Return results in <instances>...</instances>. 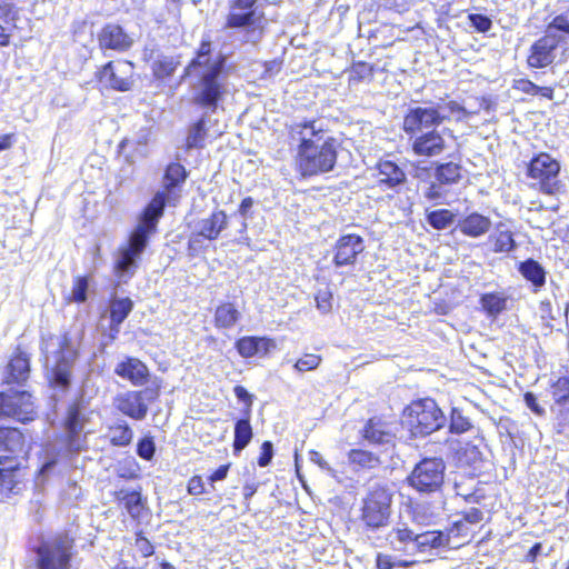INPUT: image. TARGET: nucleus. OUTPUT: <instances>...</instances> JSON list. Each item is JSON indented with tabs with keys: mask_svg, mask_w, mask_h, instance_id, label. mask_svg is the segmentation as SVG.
Returning a JSON list of instances; mask_svg holds the SVG:
<instances>
[{
	"mask_svg": "<svg viewBox=\"0 0 569 569\" xmlns=\"http://www.w3.org/2000/svg\"><path fill=\"white\" fill-rule=\"evenodd\" d=\"M240 318V312L232 303L219 306L214 313L216 326L219 328H231Z\"/></svg>",
	"mask_w": 569,
	"mask_h": 569,
	"instance_id": "obj_37",
	"label": "nucleus"
},
{
	"mask_svg": "<svg viewBox=\"0 0 569 569\" xmlns=\"http://www.w3.org/2000/svg\"><path fill=\"white\" fill-rule=\"evenodd\" d=\"M416 539L417 532L410 529L406 522L398 521L390 529L388 527L385 532L378 533L371 540L377 547H388L401 556L415 557Z\"/></svg>",
	"mask_w": 569,
	"mask_h": 569,
	"instance_id": "obj_13",
	"label": "nucleus"
},
{
	"mask_svg": "<svg viewBox=\"0 0 569 569\" xmlns=\"http://www.w3.org/2000/svg\"><path fill=\"white\" fill-rule=\"evenodd\" d=\"M449 535V539L451 536L453 537H466L468 535V526L467 522L461 519L453 522L452 527L446 532Z\"/></svg>",
	"mask_w": 569,
	"mask_h": 569,
	"instance_id": "obj_57",
	"label": "nucleus"
},
{
	"mask_svg": "<svg viewBox=\"0 0 569 569\" xmlns=\"http://www.w3.org/2000/svg\"><path fill=\"white\" fill-rule=\"evenodd\" d=\"M99 43L103 49L126 50L131 46V39L120 26L107 24L99 34Z\"/></svg>",
	"mask_w": 569,
	"mask_h": 569,
	"instance_id": "obj_23",
	"label": "nucleus"
},
{
	"mask_svg": "<svg viewBox=\"0 0 569 569\" xmlns=\"http://www.w3.org/2000/svg\"><path fill=\"white\" fill-rule=\"evenodd\" d=\"M264 0H234L227 17L228 28L246 31V41L257 43L263 36Z\"/></svg>",
	"mask_w": 569,
	"mask_h": 569,
	"instance_id": "obj_8",
	"label": "nucleus"
},
{
	"mask_svg": "<svg viewBox=\"0 0 569 569\" xmlns=\"http://www.w3.org/2000/svg\"><path fill=\"white\" fill-rule=\"evenodd\" d=\"M316 300V307L321 313H328L330 312L332 305V293L329 290L328 287H325L323 289H319L315 297Z\"/></svg>",
	"mask_w": 569,
	"mask_h": 569,
	"instance_id": "obj_48",
	"label": "nucleus"
},
{
	"mask_svg": "<svg viewBox=\"0 0 569 569\" xmlns=\"http://www.w3.org/2000/svg\"><path fill=\"white\" fill-rule=\"evenodd\" d=\"M473 428L471 420L462 413V410L452 408L450 415L449 431L451 433H463Z\"/></svg>",
	"mask_w": 569,
	"mask_h": 569,
	"instance_id": "obj_41",
	"label": "nucleus"
},
{
	"mask_svg": "<svg viewBox=\"0 0 569 569\" xmlns=\"http://www.w3.org/2000/svg\"><path fill=\"white\" fill-rule=\"evenodd\" d=\"M142 251V213L137 217V226L129 237L128 242L119 249L114 262V272L120 279L131 276L137 269V258Z\"/></svg>",
	"mask_w": 569,
	"mask_h": 569,
	"instance_id": "obj_15",
	"label": "nucleus"
},
{
	"mask_svg": "<svg viewBox=\"0 0 569 569\" xmlns=\"http://www.w3.org/2000/svg\"><path fill=\"white\" fill-rule=\"evenodd\" d=\"M348 457L352 465L361 468L372 469L380 465V459L377 455L361 449L350 450Z\"/></svg>",
	"mask_w": 569,
	"mask_h": 569,
	"instance_id": "obj_38",
	"label": "nucleus"
},
{
	"mask_svg": "<svg viewBox=\"0 0 569 569\" xmlns=\"http://www.w3.org/2000/svg\"><path fill=\"white\" fill-rule=\"evenodd\" d=\"M228 227V216L223 210L213 211L209 217L200 219L194 230L207 240H216Z\"/></svg>",
	"mask_w": 569,
	"mask_h": 569,
	"instance_id": "obj_21",
	"label": "nucleus"
},
{
	"mask_svg": "<svg viewBox=\"0 0 569 569\" xmlns=\"http://www.w3.org/2000/svg\"><path fill=\"white\" fill-rule=\"evenodd\" d=\"M513 88L532 96L539 94V92L541 91V87L535 84L528 79L516 80Z\"/></svg>",
	"mask_w": 569,
	"mask_h": 569,
	"instance_id": "obj_54",
	"label": "nucleus"
},
{
	"mask_svg": "<svg viewBox=\"0 0 569 569\" xmlns=\"http://www.w3.org/2000/svg\"><path fill=\"white\" fill-rule=\"evenodd\" d=\"M559 174L560 162L546 152L536 154L527 167V176L536 181L542 193L550 196L562 193L566 190Z\"/></svg>",
	"mask_w": 569,
	"mask_h": 569,
	"instance_id": "obj_12",
	"label": "nucleus"
},
{
	"mask_svg": "<svg viewBox=\"0 0 569 569\" xmlns=\"http://www.w3.org/2000/svg\"><path fill=\"white\" fill-rule=\"evenodd\" d=\"M491 228L489 217L472 212L458 221L457 229L465 236L479 238L486 234Z\"/></svg>",
	"mask_w": 569,
	"mask_h": 569,
	"instance_id": "obj_24",
	"label": "nucleus"
},
{
	"mask_svg": "<svg viewBox=\"0 0 569 569\" xmlns=\"http://www.w3.org/2000/svg\"><path fill=\"white\" fill-rule=\"evenodd\" d=\"M459 466L476 467L482 460V452L477 445L467 442L456 452Z\"/></svg>",
	"mask_w": 569,
	"mask_h": 569,
	"instance_id": "obj_35",
	"label": "nucleus"
},
{
	"mask_svg": "<svg viewBox=\"0 0 569 569\" xmlns=\"http://www.w3.org/2000/svg\"><path fill=\"white\" fill-rule=\"evenodd\" d=\"M560 41L561 37L546 31V34L531 46L528 64L532 68L550 66L556 59V51Z\"/></svg>",
	"mask_w": 569,
	"mask_h": 569,
	"instance_id": "obj_16",
	"label": "nucleus"
},
{
	"mask_svg": "<svg viewBox=\"0 0 569 569\" xmlns=\"http://www.w3.org/2000/svg\"><path fill=\"white\" fill-rule=\"evenodd\" d=\"M451 134V130L432 129L411 138V148L415 154L420 157H437L441 154L447 147L445 134Z\"/></svg>",
	"mask_w": 569,
	"mask_h": 569,
	"instance_id": "obj_17",
	"label": "nucleus"
},
{
	"mask_svg": "<svg viewBox=\"0 0 569 569\" xmlns=\"http://www.w3.org/2000/svg\"><path fill=\"white\" fill-rule=\"evenodd\" d=\"M116 407L132 418L142 417V398L140 391H127L120 393L114 400Z\"/></svg>",
	"mask_w": 569,
	"mask_h": 569,
	"instance_id": "obj_28",
	"label": "nucleus"
},
{
	"mask_svg": "<svg viewBox=\"0 0 569 569\" xmlns=\"http://www.w3.org/2000/svg\"><path fill=\"white\" fill-rule=\"evenodd\" d=\"M156 451V446L151 437L144 435V460H151Z\"/></svg>",
	"mask_w": 569,
	"mask_h": 569,
	"instance_id": "obj_63",
	"label": "nucleus"
},
{
	"mask_svg": "<svg viewBox=\"0 0 569 569\" xmlns=\"http://www.w3.org/2000/svg\"><path fill=\"white\" fill-rule=\"evenodd\" d=\"M551 395L557 403L569 400V378L560 377L551 385Z\"/></svg>",
	"mask_w": 569,
	"mask_h": 569,
	"instance_id": "obj_45",
	"label": "nucleus"
},
{
	"mask_svg": "<svg viewBox=\"0 0 569 569\" xmlns=\"http://www.w3.org/2000/svg\"><path fill=\"white\" fill-rule=\"evenodd\" d=\"M468 19L471 23V26L478 31V32H487L492 27V21L489 17L480 13H470L468 16Z\"/></svg>",
	"mask_w": 569,
	"mask_h": 569,
	"instance_id": "obj_52",
	"label": "nucleus"
},
{
	"mask_svg": "<svg viewBox=\"0 0 569 569\" xmlns=\"http://www.w3.org/2000/svg\"><path fill=\"white\" fill-rule=\"evenodd\" d=\"M363 437L369 442L376 445L391 443L395 438L389 426L378 418H372L367 422L363 429Z\"/></svg>",
	"mask_w": 569,
	"mask_h": 569,
	"instance_id": "obj_26",
	"label": "nucleus"
},
{
	"mask_svg": "<svg viewBox=\"0 0 569 569\" xmlns=\"http://www.w3.org/2000/svg\"><path fill=\"white\" fill-rule=\"evenodd\" d=\"M252 206H253V199L251 197L244 198L239 206V209H238L239 214L243 219H247Z\"/></svg>",
	"mask_w": 569,
	"mask_h": 569,
	"instance_id": "obj_62",
	"label": "nucleus"
},
{
	"mask_svg": "<svg viewBox=\"0 0 569 569\" xmlns=\"http://www.w3.org/2000/svg\"><path fill=\"white\" fill-rule=\"evenodd\" d=\"M290 138L299 141L296 166L303 177L318 176L333 170L340 142L329 136L316 120L290 126Z\"/></svg>",
	"mask_w": 569,
	"mask_h": 569,
	"instance_id": "obj_1",
	"label": "nucleus"
},
{
	"mask_svg": "<svg viewBox=\"0 0 569 569\" xmlns=\"http://www.w3.org/2000/svg\"><path fill=\"white\" fill-rule=\"evenodd\" d=\"M320 362H321L320 356L310 353V355H306L302 358H300L295 363L293 367L297 371L305 372V371H309V370H313V369L318 368Z\"/></svg>",
	"mask_w": 569,
	"mask_h": 569,
	"instance_id": "obj_49",
	"label": "nucleus"
},
{
	"mask_svg": "<svg viewBox=\"0 0 569 569\" xmlns=\"http://www.w3.org/2000/svg\"><path fill=\"white\" fill-rule=\"evenodd\" d=\"M233 392L238 400L247 405V412H249L252 406V395H250L248 390L242 386H236L233 388Z\"/></svg>",
	"mask_w": 569,
	"mask_h": 569,
	"instance_id": "obj_59",
	"label": "nucleus"
},
{
	"mask_svg": "<svg viewBox=\"0 0 569 569\" xmlns=\"http://www.w3.org/2000/svg\"><path fill=\"white\" fill-rule=\"evenodd\" d=\"M553 29L569 34V9L556 16L548 24L547 31L551 32Z\"/></svg>",
	"mask_w": 569,
	"mask_h": 569,
	"instance_id": "obj_51",
	"label": "nucleus"
},
{
	"mask_svg": "<svg viewBox=\"0 0 569 569\" xmlns=\"http://www.w3.org/2000/svg\"><path fill=\"white\" fill-rule=\"evenodd\" d=\"M523 400L526 406L537 416H543L546 413L545 408L538 403L537 397L532 392H526Z\"/></svg>",
	"mask_w": 569,
	"mask_h": 569,
	"instance_id": "obj_56",
	"label": "nucleus"
},
{
	"mask_svg": "<svg viewBox=\"0 0 569 569\" xmlns=\"http://www.w3.org/2000/svg\"><path fill=\"white\" fill-rule=\"evenodd\" d=\"M507 296L500 292L485 293L480 298L483 310L491 317H496L507 308Z\"/></svg>",
	"mask_w": 569,
	"mask_h": 569,
	"instance_id": "obj_33",
	"label": "nucleus"
},
{
	"mask_svg": "<svg viewBox=\"0 0 569 569\" xmlns=\"http://www.w3.org/2000/svg\"><path fill=\"white\" fill-rule=\"evenodd\" d=\"M416 543V555L426 552L428 549L447 547L449 546V535L439 530L417 532Z\"/></svg>",
	"mask_w": 569,
	"mask_h": 569,
	"instance_id": "obj_30",
	"label": "nucleus"
},
{
	"mask_svg": "<svg viewBox=\"0 0 569 569\" xmlns=\"http://www.w3.org/2000/svg\"><path fill=\"white\" fill-rule=\"evenodd\" d=\"M482 518H483V513L478 508H470L462 513V519L467 523H471V525L480 522L482 520Z\"/></svg>",
	"mask_w": 569,
	"mask_h": 569,
	"instance_id": "obj_61",
	"label": "nucleus"
},
{
	"mask_svg": "<svg viewBox=\"0 0 569 569\" xmlns=\"http://www.w3.org/2000/svg\"><path fill=\"white\" fill-rule=\"evenodd\" d=\"M416 561L401 559L397 556H392L389 553H378L376 558V567L377 569H395V568H410L415 565Z\"/></svg>",
	"mask_w": 569,
	"mask_h": 569,
	"instance_id": "obj_39",
	"label": "nucleus"
},
{
	"mask_svg": "<svg viewBox=\"0 0 569 569\" xmlns=\"http://www.w3.org/2000/svg\"><path fill=\"white\" fill-rule=\"evenodd\" d=\"M67 447L71 452L80 451L84 446L83 418L78 407H71L66 420Z\"/></svg>",
	"mask_w": 569,
	"mask_h": 569,
	"instance_id": "obj_20",
	"label": "nucleus"
},
{
	"mask_svg": "<svg viewBox=\"0 0 569 569\" xmlns=\"http://www.w3.org/2000/svg\"><path fill=\"white\" fill-rule=\"evenodd\" d=\"M473 112L456 101L439 102L435 104L410 108L403 119V130L408 134L422 133L423 130L437 129L443 121L451 117L456 121L470 118Z\"/></svg>",
	"mask_w": 569,
	"mask_h": 569,
	"instance_id": "obj_5",
	"label": "nucleus"
},
{
	"mask_svg": "<svg viewBox=\"0 0 569 569\" xmlns=\"http://www.w3.org/2000/svg\"><path fill=\"white\" fill-rule=\"evenodd\" d=\"M363 250L365 242L360 236L352 233L341 236L335 246L333 264L337 268L353 266L357 261V257L363 252Z\"/></svg>",
	"mask_w": 569,
	"mask_h": 569,
	"instance_id": "obj_18",
	"label": "nucleus"
},
{
	"mask_svg": "<svg viewBox=\"0 0 569 569\" xmlns=\"http://www.w3.org/2000/svg\"><path fill=\"white\" fill-rule=\"evenodd\" d=\"M407 411V425L415 437H426L447 422L446 416L436 401L429 398L411 403Z\"/></svg>",
	"mask_w": 569,
	"mask_h": 569,
	"instance_id": "obj_11",
	"label": "nucleus"
},
{
	"mask_svg": "<svg viewBox=\"0 0 569 569\" xmlns=\"http://www.w3.org/2000/svg\"><path fill=\"white\" fill-rule=\"evenodd\" d=\"M187 490L190 495L197 496L204 491V486L200 476H193L187 486Z\"/></svg>",
	"mask_w": 569,
	"mask_h": 569,
	"instance_id": "obj_60",
	"label": "nucleus"
},
{
	"mask_svg": "<svg viewBox=\"0 0 569 569\" xmlns=\"http://www.w3.org/2000/svg\"><path fill=\"white\" fill-rule=\"evenodd\" d=\"M87 279L82 277L77 278L71 291V299L77 302H83L87 299Z\"/></svg>",
	"mask_w": 569,
	"mask_h": 569,
	"instance_id": "obj_53",
	"label": "nucleus"
},
{
	"mask_svg": "<svg viewBox=\"0 0 569 569\" xmlns=\"http://www.w3.org/2000/svg\"><path fill=\"white\" fill-rule=\"evenodd\" d=\"M176 66L177 63L173 61L172 58L162 57L156 60L152 64L153 76L157 79L162 80L172 74V72L176 69Z\"/></svg>",
	"mask_w": 569,
	"mask_h": 569,
	"instance_id": "obj_44",
	"label": "nucleus"
},
{
	"mask_svg": "<svg viewBox=\"0 0 569 569\" xmlns=\"http://www.w3.org/2000/svg\"><path fill=\"white\" fill-rule=\"evenodd\" d=\"M273 457V446L271 441H264L261 446V452L258 459L260 467H267Z\"/></svg>",
	"mask_w": 569,
	"mask_h": 569,
	"instance_id": "obj_55",
	"label": "nucleus"
},
{
	"mask_svg": "<svg viewBox=\"0 0 569 569\" xmlns=\"http://www.w3.org/2000/svg\"><path fill=\"white\" fill-rule=\"evenodd\" d=\"M73 539L67 533L42 540L34 549L36 569H70Z\"/></svg>",
	"mask_w": 569,
	"mask_h": 569,
	"instance_id": "obj_10",
	"label": "nucleus"
},
{
	"mask_svg": "<svg viewBox=\"0 0 569 569\" xmlns=\"http://www.w3.org/2000/svg\"><path fill=\"white\" fill-rule=\"evenodd\" d=\"M188 178L186 168L179 162L169 163L163 172L161 184L144 206V247L148 237L156 233L157 226L167 207H177L182 187Z\"/></svg>",
	"mask_w": 569,
	"mask_h": 569,
	"instance_id": "obj_2",
	"label": "nucleus"
},
{
	"mask_svg": "<svg viewBox=\"0 0 569 569\" xmlns=\"http://www.w3.org/2000/svg\"><path fill=\"white\" fill-rule=\"evenodd\" d=\"M34 417V405L29 392L13 389L0 392V420L11 418L27 422L33 420Z\"/></svg>",
	"mask_w": 569,
	"mask_h": 569,
	"instance_id": "obj_14",
	"label": "nucleus"
},
{
	"mask_svg": "<svg viewBox=\"0 0 569 569\" xmlns=\"http://www.w3.org/2000/svg\"><path fill=\"white\" fill-rule=\"evenodd\" d=\"M8 379L7 382H23L29 378L30 375V359L28 355L22 351H18L9 361L8 367Z\"/></svg>",
	"mask_w": 569,
	"mask_h": 569,
	"instance_id": "obj_27",
	"label": "nucleus"
},
{
	"mask_svg": "<svg viewBox=\"0 0 569 569\" xmlns=\"http://www.w3.org/2000/svg\"><path fill=\"white\" fill-rule=\"evenodd\" d=\"M274 347V341L266 337H242L236 343L238 352L243 358L264 356Z\"/></svg>",
	"mask_w": 569,
	"mask_h": 569,
	"instance_id": "obj_22",
	"label": "nucleus"
},
{
	"mask_svg": "<svg viewBox=\"0 0 569 569\" xmlns=\"http://www.w3.org/2000/svg\"><path fill=\"white\" fill-rule=\"evenodd\" d=\"M124 506L133 519H139L142 513V497L139 492H132L124 498Z\"/></svg>",
	"mask_w": 569,
	"mask_h": 569,
	"instance_id": "obj_46",
	"label": "nucleus"
},
{
	"mask_svg": "<svg viewBox=\"0 0 569 569\" xmlns=\"http://www.w3.org/2000/svg\"><path fill=\"white\" fill-rule=\"evenodd\" d=\"M435 178L445 186L457 183L461 179V166L455 162H446L437 166Z\"/></svg>",
	"mask_w": 569,
	"mask_h": 569,
	"instance_id": "obj_34",
	"label": "nucleus"
},
{
	"mask_svg": "<svg viewBox=\"0 0 569 569\" xmlns=\"http://www.w3.org/2000/svg\"><path fill=\"white\" fill-rule=\"evenodd\" d=\"M252 436H253V432H252L249 417L239 419L234 426V440H233L234 451L243 450L251 441Z\"/></svg>",
	"mask_w": 569,
	"mask_h": 569,
	"instance_id": "obj_36",
	"label": "nucleus"
},
{
	"mask_svg": "<svg viewBox=\"0 0 569 569\" xmlns=\"http://www.w3.org/2000/svg\"><path fill=\"white\" fill-rule=\"evenodd\" d=\"M443 183L438 182L437 180L430 182L422 191L423 197L429 201L438 202L445 199L447 194V190Z\"/></svg>",
	"mask_w": 569,
	"mask_h": 569,
	"instance_id": "obj_47",
	"label": "nucleus"
},
{
	"mask_svg": "<svg viewBox=\"0 0 569 569\" xmlns=\"http://www.w3.org/2000/svg\"><path fill=\"white\" fill-rule=\"evenodd\" d=\"M520 274L535 287V290L542 288L546 283V270L535 259H527L520 262L518 268Z\"/></svg>",
	"mask_w": 569,
	"mask_h": 569,
	"instance_id": "obj_29",
	"label": "nucleus"
},
{
	"mask_svg": "<svg viewBox=\"0 0 569 569\" xmlns=\"http://www.w3.org/2000/svg\"><path fill=\"white\" fill-rule=\"evenodd\" d=\"M116 373L139 386L142 383V362L136 358H128L117 366Z\"/></svg>",
	"mask_w": 569,
	"mask_h": 569,
	"instance_id": "obj_31",
	"label": "nucleus"
},
{
	"mask_svg": "<svg viewBox=\"0 0 569 569\" xmlns=\"http://www.w3.org/2000/svg\"><path fill=\"white\" fill-rule=\"evenodd\" d=\"M131 308L132 303L129 299L114 300L110 307L112 323H121L129 315Z\"/></svg>",
	"mask_w": 569,
	"mask_h": 569,
	"instance_id": "obj_43",
	"label": "nucleus"
},
{
	"mask_svg": "<svg viewBox=\"0 0 569 569\" xmlns=\"http://www.w3.org/2000/svg\"><path fill=\"white\" fill-rule=\"evenodd\" d=\"M204 138H206V122L203 119H200L189 130V133L187 137V147L189 149L201 148V147H203Z\"/></svg>",
	"mask_w": 569,
	"mask_h": 569,
	"instance_id": "obj_42",
	"label": "nucleus"
},
{
	"mask_svg": "<svg viewBox=\"0 0 569 569\" xmlns=\"http://www.w3.org/2000/svg\"><path fill=\"white\" fill-rule=\"evenodd\" d=\"M446 462L440 457H427L415 465L407 483L419 495L440 493L445 485Z\"/></svg>",
	"mask_w": 569,
	"mask_h": 569,
	"instance_id": "obj_9",
	"label": "nucleus"
},
{
	"mask_svg": "<svg viewBox=\"0 0 569 569\" xmlns=\"http://www.w3.org/2000/svg\"><path fill=\"white\" fill-rule=\"evenodd\" d=\"M132 437V432L128 427L118 426L110 430V438L114 445H127Z\"/></svg>",
	"mask_w": 569,
	"mask_h": 569,
	"instance_id": "obj_50",
	"label": "nucleus"
},
{
	"mask_svg": "<svg viewBox=\"0 0 569 569\" xmlns=\"http://www.w3.org/2000/svg\"><path fill=\"white\" fill-rule=\"evenodd\" d=\"M203 236L199 234L198 231L194 230V232L190 236L188 241V249L192 254H196L199 252L200 249L203 247Z\"/></svg>",
	"mask_w": 569,
	"mask_h": 569,
	"instance_id": "obj_58",
	"label": "nucleus"
},
{
	"mask_svg": "<svg viewBox=\"0 0 569 569\" xmlns=\"http://www.w3.org/2000/svg\"><path fill=\"white\" fill-rule=\"evenodd\" d=\"M228 470H229V466L228 465H223V466H220L210 477H209V480L211 483L216 482V481H220V480H223L227 475H228Z\"/></svg>",
	"mask_w": 569,
	"mask_h": 569,
	"instance_id": "obj_64",
	"label": "nucleus"
},
{
	"mask_svg": "<svg viewBox=\"0 0 569 569\" xmlns=\"http://www.w3.org/2000/svg\"><path fill=\"white\" fill-rule=\"evenodd\" d=\"M391 503L392 492L388 485L377 481L369 483L360 517L368 539H375L389 527Z\"/></svg>",
	"mask_w": 569,
	"mask_h": 569,
	"instance_id": "obj_6",
	"label": "nucleus"
},
{
	"mask_svg": "<svg viewBox=\"0 0 569 569\" xmlns=\"http://www.w3.org/2000/svg\"><path fill=\"white\" fill-rule=\"evenodd\" d=\"M133 66L129 61L108 62L100 71V81L112 89L126 91L132 83Z\"/></svg>",
	"mask_w": 569,
	"mask_h": 569,
	"instance_id": "obj_19",
	"label": "nucleus"
},
{
	"mask_svg": "<svg viewBox=\"0 0 569 569\" xmlns=\"http://www.w3.org/2000/svg\"><path fill=\"white\" fill-rule=\"evenodd\" d=\"M489 242L492 244V250L498 253H508L517 247L511 231L502 229V224H499L496 232L490 234Z\"/></svg>",
	"mask_w": 569,
	"mask_h": 569,
	"instance_id": "obj_32",
	"label": "nucleus"
},
{
	"mask_svg": "<svg viewBox=\"0 0 569 569\" xmlns=\"http://www.w3.org/2000/svg\"><path fill=\"white\" fill-rule=\"evenodd\" d=\"M455 217L456 216L450 210L439 209L429 212L427 214V221L432 228L443 230L453 223Z\"/></svg>",
	"mask_w": 569,
	"mask_h": 569,
	"instance_id": "obj_40",
	"label": "nucleus"
},
{
	"mask_svg": "<svg viewBox=\"0 0 569 569\" xmlns=\"http://www.w3.org/2000/svg\"><path fill=\"white\" fill-rule=\"evenodd\" d=\"M28 446L24 435L12 427H0V486L12 492L21 480V459Z\"/></svg>",
	"mask_w": 569,
	"mask_h": 569,
	"instance_id": "obj_4",
	"label": "nucleus"
},
{
	"mask_svg": "<svg viewBox=\"0 0 569 569\" xmlns=\"http://www.w3.org/2000/svg\"><path fill=\"white\" fill-rule=\"evenodd\" d=\"M41 351L46 358L48 378L51 386L66 390L71 381L76 347L67 335H50L42 339Z\"/></svg>",
	"mask_w": 569,
	"mask_h": 569,
	"instance_id": "obj_3",
	"label": "nucleus"
},
{
	"mask_svg": "<svg viewBox=\"0 0 569 569\" xmlns=\"http://www.w3.org/2000/svg\"><path fill=\"white\" fill-rule=\"evenodd\" d=\"M379 183L388 188H396L403 184L407 180L405 171L393 161L381 160L377 164Z\"/></svg>",
	"mask_w": 569,
	"mask_h": 569,
	"instance_id": "obj_25",
	"label": "nucleus"
},
{
	"mask_svg": "<svg viewBox=\"0 0 569 569\" xmlns=\"http://www.w3.org/2000/svg\"><path fill=\"white\" fill-rule=\"evenodd\" d=\"M210 40H202L197 57L186 68V72L190 74L199 67H206L201 76V83L196 101L203 107L214 109L221 97L219 77L224 68V57L219 56L214 62L208 64L210 61Z\"/></svg>",
	"mask_w": 569,
	"mask_h": 569,
	"instance_id": "obj_7",
	"label": "nucleus"
}]
</instances>
